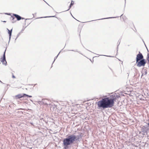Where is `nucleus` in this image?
I'll use <instances>...</instances> for the list:
<instances>
[{
	"label": "nucleus",
	"mask_w": 149,
	"mask_h": 149,
	"mask_svg": "<svg viewBox=\"0 0 149 149\" xmlns=\"http://www.w3.org/2000/svg\"><path fill=\"white\" fill-rule=\"evenodd\" d=\"M136 94L135 97L137 100H144L143 98H146V97L148 96V94Z\"/></svg>",
	"instance_id": "20e7f679"
},
{
	"label": "nucleus",
	"mask_w": 149,
	"mask_h": 149,
	"mask_svg": "<svg viewBox=\"0 0 149 149\" xmlns=\"http://www.w3.org/2000/svg\"><path fill=\"white\" fill-rule=\"evenodd\" d=\"M12 78H15V77L14 76V74H12Z\"/></svg>",
	"instance_id": "4468645a"
},
{
	"label": "nucleus",
	"mask_w": 149,
	"mask_h": 149,
	"mask_svg": "<svg viewBox=\"0 0 149 149\" xmlns=\"http://www.w3.org/2000/svg\"><path fill=\"white\" fill-rule=\"evenodd\" d=\"M45 104H47V103H45Z\"/></svg>",
	"instance_id": "6ab92c4d"
},
{
	"label": "nucleus",
	"mask_w": 149,
	"mask_h": 149,
	"mask_svg": "<svg viewBox=\"0 0 149 149\" xmlns=\"http://www.w3.org/2000/svg\"><path fill=\"white\" fill-rule=\"evenodd\" d=\"M14 16L16 18H17V20H19L22 19V17L19 15L16 14H13V16H12V17L13 18V20H14Z\"/></svg>",
	"instance_id": "1a4fd4ad"
},
{
	"label": "nucleus",
	"mask_w": 149,
	"mask_h": 149,
	"mask_svg": "<svg viewBox=\"0 0 149 149\" xmlns=\"http://www.w3.org/2000/svg\"><path fill=\"white\" fill-rule=\"evenodd\" d=\"M128 94L130 96L135 97V95L136 94Z\"/></svg>",
	"instance_id": "9b49d317"
},
{
	"label": "nucleus",
	"mask_w": 149,
	"mask_h": 149,
	"mask_svg": "<svg viewBox=\"0 0 149 149\" xmlns=\"http://www.w3.org/2000/svg\"><path fill=\"white\" fill-rule=\"evenodd\" d=\"M82 136L81 134H79L77 135L74 134H70L68 135L63 140L64 149H68L75 142H80Z\"/></svg>",
	"instance_id": "f03ea898"
},
{
	"label": "nucleus",
	"mask_w": 149,
	"mask_h": 149,
	"mask_svg": "<svg viewBox=\"0 0 149 149\" xmlns=\"http://www.w3.org/2000/svg\"><path fill=\"white\" fill-rule=\"evenodd\" d=\"M26 94H18L17 95L13 96V98L15 100L19 99L20 100H22L25 98V95Z\"/></svg>",
	"instance_id": "7ed1b4c3"
},
{
	"label": "nucleus",
	"mask_w": 149,
	"mask_h": 149,
	"mask_svg": "<svg viewBox=\"0 0 149 149\" xmlns=\"http://www.w3.org/2000/svg\"><path fill=\"white\" fill-rule=\"evenodd\" d=\"M7 29L8 31V34L9 35V38H11V34H12V29L11 30H9L8 29Z\"/></svg>",
	"instance_id": "9d476101"
},
{
	"label": "nucleus",
	"mask_w": 149,
	"mask_h": 149,
	"mask_svg": "<svg viewBox=\"0 0 149 149\" xmlns=\"http://www.w3.org/2000/svg\"><path fill=\"white\" fill-rule=\"evenodd\" d=\"M137 63V66L138 67H140L142 66H144L146 62L144 59H142L138 61V62H136Z\"/></svg>",
	"instance_id": "39448f33"
},
{
	"label": "nucleus",
	"mask_w": 149,
	"mask_h": 149,
	"mask_svg": "<svg viewBox=\"0 0 149 149\" xmlns=\"http://www.w3.org/2000/svg\"><path fill=\"white\" fill-rule=\"evenodd\" d=\"M74 4V2L73 1H71L70 5V7L72 6Z\"/></svg>",
	"instance_id": "ddd939ff"
},
{
	"label": "nucleus",
	"mask_w": 149,
	"mask_h": 149,
	"mask_svg": "<svg viewBox=\"0 0 149 149\" xmlns=\"http://www.w3.org/2000/svg\"><path fill=\"white\" fill-rule=\"evenodd\" d=\"M5 52L6 50H5L3 56V57L2 59V60L1 61V62L3 64H4L5 65H6L7 64V62L6 60V57H5Z\"/></svg>",
	"instance_id": "6e6552de"
},
{
	"label": "nucleus",
	"mask_w": 149,
	"mask_h": 149,
	"mask_svg": "<svg viewBox=\"0 0 149 149\" xmlns=\"http://www.w3.org/2000/svg\"><path fill=\"white\" fill-rule=\"evenodd\" d=\"M30 123L31 124V125H33V124L32 122H30Z\"/></svg>",
	"instance_id": "2eb2a0df"
},
{
	"label": "nucleus",
	"mask_w": 149,
	"mask_h": 149,
	"mask_svg": "<svg viewBox=\"0 0 149 149\" xmlns=\"http://www.w3.org/2000/svg\"><path fill=\"white\" fill-rule=\"evenodd\" d=\"M143 56L142 54L139 52V53L136 56V62H138L139 61L143 59Z\"/></svg>",
	"instance_id": "423d86ee"
},
{
	"label": "nucleus",
	"mask_w": 149,
	"mask_h": 149,
	"mask_svg": "<svg viewBox=\"0 0 149 149\" xmlns=\"http://www.w3.org/2000/svg\"><path fill=\"white\" fill-rule=\"evenodd\" d=\"M119 97L120 96L116 94L109 96H105L97 102V108L102 110L111 108L114 106L115 102L118 101Z\"/></svg>",
	"instance_id": "f257e3e1"
},
{
	"label": "nucleus",
	"mask_w": 149,
	"mask_h": 149,
	"mask_svg": "<svg viewBox=\"0 0 149 149\" xmlns=\"http://www.w3.org/2000/svg\"><path fill=\"white\" fill-rule=\"evenodd\" d=\"M30 100L31 101H32V100L31 99H30Z\"/></svg>",
	"instance_id": "a211bd4d"
},
{
	"label": "nucleus",
	"mask_w": 149,
	"mask_h": 149,
	"mask_svg": "<svg viewBox=\"0 0 149 149\" xmlns=\"http://www.w3.org/2000/svg\"><path fill=\"white\" fill-rule=\"evenodd\" d=\"M142 132L147 134L149 130V126L148 125L143 126L142 127Z\"/></svg>",
	"instance_id": "0eeeda50"
},
{
	"label": "nucleus",
	"mask_w": 149,
	"mask_h": 149,
	"mask_svg": "<svg viewBox=\"0 0 149 149\" xmlns=\"http://www.w3.org/2000/svg\"><path fill=\"white\" fill-rule=\"evenodd\" d=\"M147 125L149 126V123H147Z\"/></svg>",
	"instance_id": "f3484780"
},
{
	"label": "nucleus",
	"mask_w": 149,
	"mask_h": 149,
	"mask_svg": "<svg viewBox=\"0 0 149 149\" xmlns=\"http://www.w3.org/2000/svg\"><path fill=\"white\" fill-rule=\"evenodd\" d=\"M122 96H124V95L123 94H121Z\"/></svg>",
	"instance_id": "dca6fc26"
},
{
	"label": "nucleus",
	"mask_w": 149,
	"mask_h": 149,
	"mask_svg": "<svg viewBox=\"0 0 149 149\" xmlns=\"http://www.w3.org/2000/svg\"><path fill=\"white\" fill-rule=\"evenodd\" d=\"M32 97V96L31 95H27L26 94V95H25V99H26V97Z\"/></svg>",
	"instance_id": "f8f14e48"
}]
</instances>
